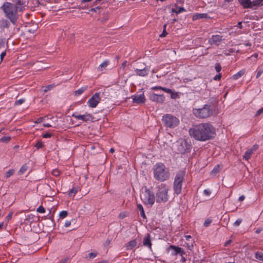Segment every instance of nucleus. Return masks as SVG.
I'll list each match as a JSON object with an SVG mask.
<instances>
[{"instance_id": "nucleus-48", "label": "nucleus", "mask_w": 263, "mask_h": 263, "mask_svg": "<svg viewBox=\"0 0 263 263\" xmlns=\"http://www.w3.org/2000/svg\"><path fill=\"white\" fill-rule=\"evenodd\" d=\"M204 195L209 196L211 194V191L209 189H205L203 191Z\"/></svg>"}, {"instance_id": "nucleus-20", "label": "nucleus", "mask_w": 263, "mask_h": 263, "mask_svg": "<svg viewBox=\"0 0 263 263\" xmlns=\"http://www.w3.org/2000/svg\"><path fill=\"white\" fill-rule=\"evenodd\" d=\"M137 241L136 240H133L128 242L126 245V247L127 250H131L134 248L137 245Z\"/></svg>"}, {"instance_id": "nucleus-50", "label": "nucleus", "mask_w": 263, "mask_h": 263, "mask_svg": "<svg viewBox=\"0 0 263 263\" xmlns=\"http://www.w3.org/2000/svg\"><path fill=\"white\" fill-rule=\"evenodd\" d=\"M163 88L161 86H154V87H152L151 88V89L152 90H163Z\"/></svg>"}, {"instance_id": "nucleus-60", "label": "nucleus", "mask_w": 263, "mask_h": 263, "mask_svg": "<svg viewBox=\"0 0 263 263\" xmlns=\"http://www.w3.org/2000/svg\"><path fill=\"white\" fill-rule=\"evenodd\" d=\"M236 26L239 28H240V29L242 28V27L241 22H238Z\"/></svg>"}, {"instance_id": "nucleus-7", "label": "nucleus", "mask_w": 263, "mask_h": 263, "mask_svg": "<svg viewBox=\"0 0 263 263\" xmlns=\"http://www.w3.org/2000/svg\"><path fill=\"white\" fill-rule=\"evenodd\" d=\"M193 112L195 117L201 119L208 118L213 114L212 110L209 105H205L201 108L194 109Z\"/></svg>"}, {"instance_id": "nucleus-41", "label": "nucleus", "mask_w": 263, "mask_h": 263, "mask_svg": "<svg viewBox=\"0 0 263 263\" xmlns=\"http://www.w3.org/2000/svg\"><path fill=\"white\" fill-rule=\"evenodd\" d=\"M215 69L217 72H219L221 69V66L219 63H216L215 66Z\"/></svg>"}, {"instance_id": "nucleus-13", "label": "nucleus", "mask_w": 263, "mask_h": 263, "mask_svg": "<svg viewBox=\"0 0 263 263\" xmlns=\"http://www.w3.org/2000/svg\"><path fill=\"white\" fill-rule=\"evenodd\" d=\"M149 99L153 102L162 103L164 101L165 98L163 95H159L154 93L149 96Z\"/></svg>"}, {"instance_id": "nucleus-40", "label": "nucleus", "mask_w": 263, "mask_h": 263, "mask_svg": "<svg viewBox=\"0 0 263 263\" xmlns=\"http://www.w3.org/2000/svg\"><path fill=\"white\" fill-rule=\"evenodd\" d=\"M36 211L40 213H44L45 212V209L43 206L41 205L37 209Z\"/></svg>"}, {"instance_id": "nucleus-54", "label": "nucleus", "mask_w": 263, "mask_h": 263, "mask_svg": "<svg viewBox=\"0 0 263 263\" xmlns=\"http://www.w3.org/2000/svg\"><path fill=\"white\" fill-rule=\"evenodd\" d=\"M12 215H13V212L9 213V214L6 216V219L8 221L10 220L12 218Z\"/></svg>"}, {"instance_id": "nucleus-9", "label": "nucleus", "mask_w": 263, "mask_h": 263, "mask_svg": "<svg viewBox=\"0 0 263 263\" xmlns=\"http://www.w3.org/2000/svg\"><path fill=\"white\" fill-rule=\"evenodd\" d=\"M191 148L192 145L186 140L181 141L177 146L178 151L181 154L190 152Z\"/></svg>"}, {"instance_id": "nucleus-55", "label": "nucleus", "mask_w": 263, "mask_h": 263, "mask_svg": "<svg viewBox=\"0 0 263 263\" xmlns=\"http://www.w3.org/2000/svg\"><path fill=\"white\" fill-rule=\"evenodd\" d=\"M52 174L54 176H58L60 174V172L58 170H54L52 171Z\"/></svg>"}, {"instance_id": "nucleus-26", "label": "nucleus", "mask_w": 263, "mask_h": 263, "mask_svg": "<svg viewBox=\"0 0 263 263\" xmlns=\"http://www.w3.org/2000/svg\"><path fill=\"white\" fill-rule=\"evenodd\" d=\"M252 8L253 6H260L263 5V0H256L252 2Z\"/></svg>"}, {"instance_id": "nucleus-34", "label": "nucleus", "mask_w": 263, "mask_h": 263, "mask_svg": "<svg viewBox=\"0 0 263 263\" xmlns=\"http://www.w3.org/2000/svg\"><path fill=\"white\" fill-rule=\"evenodd\" d=\"M14 172V171L13 170H9L8 171L6 172L5 176L6 178H9L13 174Z\"/></svg>"}, {"instance_id": "nucleus-19", "label": "nucleus", "mask_w": 263, "mask_h": 263, "mask_svg": "<svg viewBox=\"0 0 263 263\" xmlns=\"http://www.w3.org/2000/svg\"><path fill=\"white\" fill-rule=\"evenodd\" d=\"M239 2L245 8H252V4L250 0H239Z\"/></svg>"}, {"instance_id": "nucleus-51", "label": "nucleus", "mask_w": 263, "mask_h": 263, "mask_svg": "<svg viewBox=\"0 0 263 263\" xmlns=\"http://www.w3.org/2000/svg\"><path fill=\"white\" fill-rule=\"evenodd\" d=\"M88 255L89 258H94L97 255V253L91 252L89 253Z\"/></svg>"}, {"instance_id": "nucleus-25", "label": "nucleus", "mask_w": 263, "mask_h": 263, "mask_svg": "<svg viewBox=\"0 0 263 263\" xmlns=\"http://www.w3.org/2000/svg\"><path fill=\"white\" fill-rule=\"evenodd\" d=\"M87 87H82L81 88H79L77 90L75 91V95L76 96H79L81 95L82 93H83L86 89Z\"/></svg>"}, {"instance_id": "nucleus-2", "label": "nucleus", "mask_w": 263, "mask_h": 263, "mask_svg": "<svg viewBox=\"0 0 263 263\" xmlns=\"http://www.w3.org/2000/svg\"><path fill=\"white\" fill-rule=\"evenodd\" d=\"M6 18L9 19L13 25L16 24L18 19V11L14 4L10 2H5L1 7Z\"/></svg>"}, {"instance_id": "nucleus-56", "label": "nucleus", "mask_w": 263, "mask_h": 263, "mask_svg": "<svg viewBox=\"0 0 263 263\" xmlns=\"http://www.w3.org/2000/svg\"><path fill=\"white\" fill-rule=\"evenodd\" d=\"M221 77V74L220 73H219L218 74L216 75L214 77V80H215L216 81L219 80L220 79Z\"/></svg>"}, {"instance_id": "nucleus-59", "label": "nucleus", "mask_w": 263, "mask_h": 263, "mask_svg": "<svg viewBox=\"0 0 263 263\" xmlns=\"http://www.w3.org/2000/svg\"><path fill=\"white\" fill-rule=\"evenodd\" d=\"M99 9H100V8H99L98 7H96V8H92V9L90 10V11H91L97 12V11H98V10H99Z\"/></svg>"}, {"instance_id": "nucleus-32", "label": "nucleus", "mask_w": 263, "mask_h": 263, "mask_svg": "<svg viewBox=\"0 0 263 263\" xmlns=\"http://www.w3.org/2000/svg\"><path fill=\"white\" fill-rule=\"evenodd\" d=\"M166 26L167 25L166 24H165L164 26H163V32H162V33L161 34H160L159 36L160 37H165L166 35H167V32H166Z\"/></svg>"}, {"instance_id": "nucleus-30", "label": "nucleus", "mask_w": 263, "mask_h": 263, "mask_svg": "<svg viewBox=\"0 0 263 263\" xmlns=\"http://www.w3.org/2000/svg\"><path fill=\"white\" fill-rule=\"evenodd\" d=\"M28 166L26 164L23 165L18 171V174L22 175L24 174L27 170Z\"/></svg>"}, {"instance_id": "nucleus-36", "label": "nucleus", "mask_w": 263, "mask_h": 263, "mask_svg": "<svg viewBox=\"0 0 263 263\" xmlns=\"http://www.w3.org/2000/svg\"><path fill=\"white\" fill-rule=\"evenodd\" d=\"M10 137L9 136H4L0 139V141L4 142H8L10 141Z\"/></svg>"}, {"instance_id": "nucleus-29", "label": "nucleus", "mask_w": 263, "mask_h": 263, "mask_svg": "<svg viewBox=\"0 0 263 263\" xmlns=\"http://www.w3.org/2000/svg\"><path fill=\"white\" fill-rule=\"evenodd\" d=\"M206 16H207V14L205 13L197 14L196 15H195L193 16V19L197 20V19H199V18H205L206 17Z\"/></svg>"}, {"instance_id": "nucleus-3", "label": "nucleus", "mask_w": 263, "mask_h": 263, "mask_svg": "<svg viewBox=\"0 0 263 263\" xmlns=\"http://www.w3.org/2000/svg\"><path fill=\"white\" fill-rule=\"evenodd\" d=\"M154 177L157 180L163 182L168 180L170 176L169 169L162 163H157L153 168Z\"/></svg>"}, {"instance_id": "nucleus-43", "label": "nucleus", "mask_w": 263, "mask_h": 263, "mask_svg": "<svg viewBox=\"0 0 263 263\" xmlns=\"http://www.w3.org/2000/svg\"><path fill=\"white\" fill-rule=\"evenodd\" d=\"M170 95H171V97L172 99H176V98H177L178 97L177 92H176L173 90L172 91V92H171Z\"/></svg>"}, {"instance_id": "nucleus-42", "label": "nucleus", "mask_w": 263, "mask_h": 263, "mask_svg": "<svg viewBox=\"0 0 263 263\" xmlns=\"http://www.w3.org/2000/svg\"><path fill=\"white\" fill-rule=\"evenodd\" d=\"M24 102H25V99H21L18 100H16L15 102V105H20L23 104Z\"/></svg>"}, {"instance_id": "nucleus-33", "label": "nucleus", "mask_w": 263, "mask_h": 263, "mask_svg": "<svg viewBox=\"0 0 263 263\" xmlns=\"http://www.w3.org/2000/svg\"><path fill=\"white\" fill-rule=\"evenodd\" d=\"M109 89L107 88L104 89L103 92H102V96L105 98H107L109 96Z\"/></svg>"}, {"instance_id": "nucleus-45", "label": "nucleus", "mask_w": 263, "mask_h": 263, "mask_svg": "<svg viewBox=\"0 0 263 263\" xmlns=\"http://www.w3.org/2000/svg\"><path fill=\"white\" fill-rule=\"evenodd\" d=\"M241 222H242L241 219H238L235 221V222L234 223V225L235 226L237 227V226H239V224L241 223Z\"/></svg>"}, {"instance_id": "nucleus-52", "label": "nucleus", "mask_w": 263, "mask_h": 263, "mask_svg": "<svg viewBox=\"0 0 263 263\" xmlns=\"http://www.w3.org/2000/svg\"><path fill=\"white\" fill-rule=\"evenodd\" d=\"M52 136V134L50 133H46L43 135V138H50Z\"/></svg>"}, {"instance_id": "nucleus-46", "label": "nucleus", "mask_w": 263, "mask_h": 263, "mask_svg": "<svg viewBox=\"0 0 263 263\" xmlns=\"http://www.w3.org/2000/svg\"><path fill=\"white\" fill-rule=\"evenodd\" d=\"M262 73H263V69H259L257 72L256 78L257 79L258 78Z\"/></svg>"}, {"instance_id": "nucleus-4", "label": "nucleus", "mask_w": 263, "mask_h": 263, "mask_svg": "<svg viewBox=\"0 0 263 263\" xmlns=\"http://www.w3.org/2000/svg\"><path fill=\"white\" fill-rule=\"evenodd\" d=\"M140 198L145 204L152 205L155 200V197L153 192L146 186L143 187L140 193Z\"/></svg>"}, {"instance_id": "nucleus-47", "label": "nucleus", "mask_w": 263, "mask_h": 263, "mask_svg": "<svg viewBox=\"0 0 263 263\" xmlns=\"http://www.w3.org/2000/svg\"><path fill=\"white\" fill-rule=\"evenodd\" d=\"M262 112H263V107L256 111V112L255 114V116L257 117V116H259L260 114H261Z\"/></svg>"}, {"instance_id": "nucleus-58", "label": "nucleus", "mask_w": 263, "mask_h": 263, "mask_svg": "<svg viewBox=\"0 0 263 263\" xmlns=\"http://www.w3.org/2000/svg\"><path fill=\"white\" fill-rule=\"evenodd\" d=\"M71 224V222L70 221H66L64 224V226L65 227H68Z\"/></svg>"}, {"instance_id": "nucleus-44", "label": "nucleus", "mask_w": 263, "mask_h": 263, "mask_svg": "<svg viewBox=\"0 0 263 263\" xmlns=\"http://www.w3.org/2000/svg\"><path fill=\"white\" fill-rule=\"evenodd\" d=\"M35 146L36 147L37 149H39L43 146V143L41 141H38L35 145Z\"/></svg>"}, {"instance_id": "nucleus-22", "label": "nucleus", "mask_w": 263, "mask_h": 263, "mask_svg": "<svg viewBox=\"0 0 263 263\" xmlns=\"http://www.w3.org/2000/svg\"><path fill=\"white\" fill-rule=\"evenodd\" d=\"M246 72V70L245 69H242L240 70L239 72L235 74L233 76V79L234 80H237L240 78L241 76H242Z\"/></svg>"}, {"instance_id": "nucleus-57", "label": "nucleus", "mask_w": 263, "mask_h": 263, "mask_svg": "<svg viewBox=\"0 0 263 263\" xmlns=\"http://www.w3.org/2000/svg\"><path fill=\"white\" fill-rule=\"evenodd\" d=\"M185 246L188 249L192 250L193 248V244L192 243L191 245L186 243V245Z\"/></svg>"}, {"instance_id": "nucleus-8", "label": "nucleus", "mask_w": 263, "mask_h": 263, "mask_svg": "<svg viewBox=\"0 0 263 263\" xmlns=\"http://www.w3.org/2000/svg\"><path fill=\"white\" fill-rule=\"evenodd\" d=\"M185 174L184 171H180L177 173L175 177L174 190L177 194H179L181 192L182 184L184 179Z\"/></svg>"}, {"instance_id": "nucleus-63", "label": "nucleus", "mask_w": 263, "mask_h": 263, "mask_svg": "<svg viewBox=\"0 0 263 263\" xmlns=\"http://www.w3.org/2000/svg\"><path fill=\"white\" fill-rule=\"evenodd\" d=\"M127 62L126 61H124L123 63L122 64V67L123 68H124V67L126 65Z\"/></svg>"}, {"instance_id": "nucleus-62", "label": "nucleus", "mask_w": 263, "mask_h": 263, "mask_svg": "<svg viewBox=\"0 0 263 263\" xmlns=\"http://www.w3.org/2000/svg\"><path fill=\"white\" fill-rule=\"evenodd\" d=\"M6 55V52H3L1 53V59L2 60H3L4 57Z\"/></svg>"}, {"instance_id": "nucleus-23", "label": "nucleus", "mask_w": 263, "mask_h": 263, "mask_svg": "<svg viewBox=\"0 0 263 263\" xmlns=\"http://www.w3.org/2000/svg\"><path fill=\"white\" fill-rule=\"evenodd\" d=\"M137 209L139 210L140 212V215L144 218L145 219L146 218V215L144 213V211L142 205L141 204H138L137 205Z\"/></svg>"}, {"instance_id": "nucleus-37", "label": "nucleus", "mask_w": 263, "mask_h": 263, "mask_svg": "<svg viewBox=\"0 0 263 263\" xmlns=\"http://www.w3.org/2000/svg\"><path fill=\"white\" fill-rule=\"evenodd\" d=\"M77 189L75 187H73L71 189L69 192V195L70 196H73L77 193Z\"/></svg>"}, {"instance_id": "nucleus-11", "label": "nucleus", "mask_w": 263, "mask_h": 263, "mask_svg": "<svg viewBox=\"0 0 263 263\" xmlns=\"http://www.w3.org/2000/svg\"><path fill=\"white\" fill-rule=\"evenodd\" d=\"M170 249H172L173 250V251L171 253L172 255H173L177 256L179 254L180 256H182L185 254L184 250L181 248L178 247L177 246L171 245L167 248L168 250Z\"/></svg>"}, {"instance_id": "nucleus-38", "label": "nucleus", "mask_w": 263, "mask_h": 263, "mask_svg": "<svg viewBox=\"0 0 263 263\" xmlns=\"http://www.w3.org/2000/svg\"><path fill=\"white\" fill-rule=\"evenodd\" d=\"M54 87V85L53 84L47 85L45 87V89L43 90V91L44 92H47L48 90H50L51 89L53 88Z\"/></svg>"}, {"instance_id": "nucleus-28", "label": "nucleus", "mask_w": 263, "mask_h": 263, "mask_svg": "<svg viewBox=\"0 0 263 263\" xmlns=\"http://www.w3.org/2000/svg\"><path fill=\"white\" fill-rule=\"evenodd\" d=\"M1 22H2V28H8L9 27L10 23L8 21H7L6 20H3Z\"/></svg>"}, {"instance_id": "nucleus-27", "label": "nucleus", "mask_w": 263, "mask_h": 263, "mask_svg": "<svg viewBox=\"0 0 263 263\" xmlns=\"http://www.w3.org/2000/svg\"><path fill=\"white\" fill-rule=\"evenodd\" d=\"M255 258L259 260L263 261V253L260 252H256L255 254Z\"/></svg>"}, {"instance_id": "nucleus-5", "label": "nucleus", "mask_w": 263, "mask_h": 263, "mask_svg": "<svg viewBox=\"0 0 263 263\" xmlns=\"http://www.w3.org/2000/svg\"><path fill=\"white\" fill-rule=\"evenodd\" d=\"M168 187L165 184H161L157 187L156 201L157 202H166L168 199L167 192Z\"/></svg>"}, {"instance_id": "nucleus-64", "label": "nucleus", "mask_w": 263, "mask_h": 263, "mask_svg": "<svg viewBox=\"0 0 263 263\" xmlns=\"http://www.w3.org/2000/svg\"><path fill=\"white\" fill-rule=\"evenodd\" d=\"M181 256V261H182V262H185L186 258L183 255Z\"/></svg>"}, {"instance_id": "nucleus-6", "label": "nucleus", "mask_w": 263, "mask_h": 263, "mask_svg": "<svg viewBox=\"0 0 263 263\" xmlns=\"http://www.w3.org/2000/svg\"><path fill=\"white\" fill-rule=\"evenodd\" d=\"M162 122L166 127L173 128L179 124V119L171 114H165L162 116Z\"/></svg>"}, {"instance_id": "nucleus-39", "label": "nucleus", "mask_w": 263, "mask_h": 263, "mask_svg": "<svg viewBox=\"0 0 263 263\" xmlns=\"http://www.w3.org/2000/svg\"><path fill=\"white\" fill-rule=\"evenodd\" d=\"M220 167H219V165H217L216 166H215L213 170L212 171V174H216L217 173H218L219 171H220Z\"/></svg>"}, {"instance_id": "nucleus-10", "label": "nucleus", "mask_w": 263, "mask_h": 263, "mask_svg": "<svg viewBox=\"0 0 263 263\" xmlns=\"http://www.w3.org/2000/svg\"><path fill=\"white\" fill-rule=\"evenodd\" d=\"M100 101V93H95L88 101L87 104L90 107H96Z\"/></svg>"}, {"instance_id": "nucleus-35", "label": "nucleus", "mask_w": 263, "mask_h": 263, "mask_svg": "<svg viewBox=\"0 0 263 263\" xmlns=\"http://www.w3.org/2000/svg\"><path fill=\"white\" fill-rule=\"evenodd\" d=\"M68 215V213L66 211H62L60 213L59 216L61 218L66 217Z\"/></svg>"}, {"instance_id": "nucleus-18", "label": "nucleus", "mask_w": 263, "mask_h": 263, "mask_svg": "<svg viewBox=\"0 0 263 263\" xmlns=\"http://www.w3.org/2000/svg\"><path fill=\"white\" fill-rule=\"evenodd\" d=\"M14 6H15L16 9L19 12L23 11L24 9V7H25V5L22 0H16V2L15 3V4H14Z\"/></svg>"}, {"instance_id": "nucleus-61", "label": "nucleus", "mask_w": 263, "mask_h": 263, "mask_svg": "<svg viewBox=\"0 0 263 263\" xmlns=\"http://www.w3.org/2000/svg\"><path fill=\"white\" fill-rule=\"evenodd\" d=\"M245 196L242 195V196H240V197H239V201H242L245 199Z\"/></svg>"}, {"instance_id": "nucleus-12", "label": "nucleus", "mask_w": 263, "mask_h": 263, "mask_svg": "<svg viewBox=\"0 0 263 263\" xmlns=\"http://www.w3.org/2000/svg\"><path fill=\"white\" fill-rule=\"evenodd\" d=\"M222 40V36L219 35H213L209 39V43L212 45H218Z\"/></svg>"}, {"instance_id": "nucleus-53", "label": "nucleus", "mask_w": 263, "mask_h": 263, "mask_svg": "<svg viewBox=\"0 0 263 263\" xmlns=\"http://www.w3.org/2000/svg\"><path fill=\"white\" fill-rule=\"evenodd\" d=\"M163 91H165V92H167L168 93H171V92H172V91H173L172 89H169V88H165V87H163Z\"/></svg>"}, {"instance_id": "nucleus-49", "label": "nucleus", "mask_w": 263, "mask_h": 263, "mask_svg": "<svg viewBox=\"0 0 263 263\" xmlns=\"http://www.w3.org/2000/svg\"><path fill=\"white\" fill-rule=\"evenodd\" d=\"M212 222V221L210 219H206L205 220L204 222V226L208 227L210 225V224Z\"/></svg>"}, {"instance_id": "nucleus-24", "label": "nucleus", "mask_w": 263, "mask_h": 263, "mask_svg": "<svg viewBox=\"0 0 263 263\" xmlns=\"http://www.w3.org/2000/svg\"><path fill=\"white\" fill-rule=\"evenodd\" d=\"M252 154H253V150L252 149H248L246 152L243 157L245 159L248 160L250 158V157L251 156Z\"/></svg>"}, {"instance_id": "nucleus-16", "label": "nucleus", "mask_w": 263, "mask_h": 263, "mask_svg": "<svg viewBox=\"0 0 263 263\" xmlns=\"http://www.w3.org/2000/svg\"><path fill=\"white\" fill-rule=\"evenodd\" d=\"M143 244L152 250V243L150 234L147 233L143 238Z\"/></svg>"}, {"instance_id": "nucleus-17", "label": "nucleus", "mask_w": 263, "mask_h": 263, "mask_svg": "<svg viewBox=\"0 0 263 263\" xmlns=\"http://www.w3.org/2000/svg\"><path fill=\"white\" fill-rule=\"evenodd\" d=\"M72 117L78 120H82L84 121H87L90 120L91 116L90 115H76L73 114Z\"/></svg>"}, {"instance_id": "nucleus-31", "label": "nucleus", "mask_w": 263, "mask_h": 263, "mask_svg": "<svg viewBox=\"0 0 263 263\" xmlns=\"http://www.w3.org/2000/svg\"><path fill=\"white\" fill-rule=\"evenodd\" d=\"M186 11L185 9L183 7H179L178 10H175L174 9H172V12L176 13L177 14L180 13L182 12Z\"/></svg>"}, {"instance_id": "nucleus-1", "label": "nucleus", "mask_w": 263, "mask_h": 263, "mask_svg": "<svg viewBox=\"0 0 263 263\" xmlns=\"http://www.w3.org/2000/svg\"><path fill=\"white\" fill-rule=\"evenodd\" d=\"M189 133L196 140L200 141L210 140L216 134L215 128L208 123H201L193 126L189 130Z\"/></svg>"}, {"instance_id": "nucleus-21", "label": "nucleus", "mask_w": 263, "mask_h": 263, "mask_svg": "<svg viewBox=\"0 0 263 263\" xmlns=\"http://www.w3.org/2000/svg\"><path fill=\"white\" fill-rule=\"evenodd\" d=\"M109 64V61L106 60L101 63L98 67V70L103 71Z\"/></svg>"}, {"instance_id": "nucleus-15", "label": "nucleus", "mask_w": 263, "mask_h": 263, "mask_svg": "<svg viewBox=\"0 0 263 263\" xmlns=\"http://www.w3.org/2000/svg\"><path fill=\"white\" fill-rule=\"evenodd\" d=\"M149 71V69L148 67H144L143 69H136L135 70V72L137 76H140V77H145L146 76Z\"/></svg>"}, {"instance_id": "nucleus-14", "label": "nucleus", "mask_w": 263, "mask_h": 263, "mask_svg": "<svg viewBox=\"0 0 263 263\" xmlns=\"http://www.w3.org/2000/svg\"><path fill=\"white\" fill-rule=\"evenodd\" d=\"M132 98L133 99V101L138 104L143 103L145 101V97L143 93L139 95L133 96Z\"/></svg>"}]
</instances>
